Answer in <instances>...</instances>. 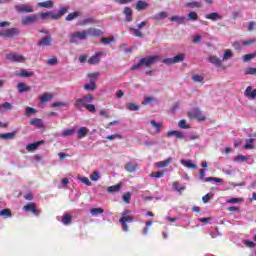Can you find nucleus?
Segmentation results:
<instances>
[{
	"label": "nucleus",
	"mask_w": 256,
	"mask_h": 256,
	"mask_svg": "<svg viewBox=\"0 0 256 256\" xmlns=\"http://www.w3.org/2000/svg\"><path fill=\"white\" fill-rule=\"evenodd\" d=\"M160 57L157 55L148 56L145 58H141L138 63L132 65L131 71H137V69H141V67H151L153 63H157Z\"/></svg>",
	"instance_id": "1"
},
{
	"label": "nucleus",
	"mask_w": 256,
	"mask_h": 256,
	"mask_svg": "<svg viewBox=\"0 0 256 256\" xmlns=\"http://www.w3.org/2000/svg\"><path fill=\"white\" fill-rule=\"evenodd\" d=\"M95 101V96L93 94H87L82 98L76 99L74 103V107L78 109V111H83L89 103H93Z\"/></svg>",
	"instance_id": "2"
},
{
	"label": "nucleus",
	"mask_w": 256,
	"mask_h": 256,
	"mask_svg": "<svg viewBox=\"0 0 256 256\" xmlns=\"http://www.w3.org/2000/svg\"><path fill=\"white\" fill-rule=\"evenodd\" d=\"M130 214L131 210H124L122 212V217L119 219V223L122 224V230L125 232L129 231V226H127V223H133V221H135V216Z\"/></svg>",
	"instance_id": "3"
},
{
	"label": "nucleus",
	"mask_w": 256,
	"mask_h": 256,
	"mask_svg": "<svg viewBox=\"0 0 256 256\" xmlns=\"http://www.w3.org/2000/svg\"><path fill=\"white\" fill-rule=\"evenodd\" d=\"M86 39H89V37L87 35V30L75 31V32L70 34L69 42L71 44H75L78 41H86Z\"/></svg>",
	"instance_id": "4"
},
{
	"label": "nucleus",
	"mask_w": 256,
	"mask_h": 256,
	"mask_svg": "<svg viewBox=\"0 0 256 256\" xmlns=\"http://www.w3.org/2000/svg\"><path fill=\"white\" fill-rule=\"evenodd\" d=\"M19 28H8L6 30L0 31V37H4L5 39H11L17 35H19Z\"/></svg>",
	"instance_id": "5"
},
{
	"label": "nucleus",
	"mask_w": 256,
	"mask_h": 256,
	"mask_svg": "<svg viewBox=\"0 0 256 256\" xmlns=\"http://www.w3.org/2000/svg\"><path fill=\"white\" fill-rule=\"evenodd\" d=\"M22 210L26 213H32V215H36L37 217L41 215V210L37 209V204L34 202H29L27 205H24Z\"/></svg>",
	"instance_id": "6"
},
{
	"label": "nucleus",
	"mask_w": 256,
	"mask_h": 256,
	"mask_svg": "<svg viewBox=\"0 0 256 256\" xmlns=\"http://www.w3.org/2000/svg\"><path fill=\"white\" fill-rule=\"evenodd\" d=\"M189 119H197V121H205L207 118L199 108H194L193 110L188 112Z\"/></svg>",
	"instance_id": "7"
},
{
	"label": "nucleus",
	"mask_w": 256,
	"mask_h": 256,
	"mask_svg": "<svg viewBox=\"0 0 256 256\" xmlns=\"http://www.w3.org/2000/svg\"><path fill=\"white\" fill-rule=\"evenodd\" d=\"M147 25V21H142L140 24H138V28L130 27L129 31L130 33H133L134 37H139L140 39L145 37L143 32H141V29Z\"/></svg>",
	"instance_id": "8"
},
{
	"label": "nucleus",
	"mask_w": 256,
	"mask_h": 256,
	"mask_svg": "<svg viewBox=\"0 0 256 256\" xmlns=\"http://www.w3.org/2000/svg\"><path fill=\"white\" fill-rule=\"evenodd\" d=\"M38 21L39 18H37V15L35 14L24 16L21 19V23L24 27H29V25H33V23H37Z\"/></svg>",
	"instance_id": "9"
},
{
	"label": "nucleus",
	"mask_w": 256,
	"mask_h": 256,
	"mask_svg": "<svg viewBox=\"0 0 256 256\" xmlns=\"http://www.w3.org/2000/svg\"><path fill=\"white\" fill-rule=\"evenodd\" d=\"M6 59H8V61H12V63H25L26 61L23 55L18 54H7Z\"/></svg>",
	"instance_id": "10"
},
{
	"label": "nucleus",
	"mask_w": 256,
	"mask_h": 256,
	"mask_svg": "<svg viewBox=\"0 0 256 256\" xmlns=\"http://www.w3.org/2000/svg\"><path fill=\"white\" fill-rule=\"evenodd\" d=\"M17 13H33V7L28 4H21L14 6Z\"/></svg>",
	"instance_id": "11"
},
{
	"label": "nucleus",
	"mask_w": 256,
	"mask_h": 256,
	"mask_svg": "<svg viewBox=\"0 0 256 256\" xmlns=\"http://www.w3.org/2000/svg\"><path fill=\"white\" fill-rule=\"evenodd\" d=\"M52 44H53V37L51 36V34H48V36L38 41L39 47H51Z\"/></svg>",
	"instance_id": "12"
},
{
	"label": "nucleus",
	"mask_w": 256,
	"mask_h": 256,
	"mask_svg": "<svg viewBox=\"0 0 256 256\" xmlns=\"http://www.w3.org/2000/svg\"><path fill=\"white\" fill-rule=\"evenodd\" d=\"M88 37H101L103 30L97 28H90L86 30Z\"/></svg>",
	"instance_id": "13"
},
{
	"label": "nucleus",
	"mask_w": 256,
	"mask_h": 256,
	"mask_svg": "<svg viewBox=\"0 0 256 256\" xmlns=\"http://www.w3.org/2000/svg\"><path fill=\"white\" fill-rule=\"evenodd\" d=\"M123 13L125 15V21L131 23V21H133V10L129 7H125Z\"/></svg>",
	"instance_id": "14"
},
{
	"label": "nucleus",
	"mask_w": 256,
	"mask_h": 256,
	"mask_svg": "<svg viewBox=\"0 0 256 256\" xmlns=\"http://www.w3.org/2000/svg\"><path fill=\"white\" fill-rule=\"evenodd\" d=\"M55 97L53 94L44 93L39 97L41 105H45V103H49Z\"/></svg>",
	"instance_id": "15"
},
{
	"label": "nucleus",
	"mask_w": 256,
	"mask_h": 256,
	"mask_svg": "<svg viewBox=\"0 0 256 256\" xmlns=\"http://www.w3.org/2000/svg\"><path fill=\"white\" fill-rule=\"evenodd\" d=\"M37 7H40L42 9H53L54 3L53 0H47L44 2H38Z\"/></svg>",
	"instance_id": "16"
},
{
	"label": "nucleus",
	"mask_w": 256,
	"mask_h": 256,
	"mask_svg": "<svg viewBox=\"0 0 256 256\" xmlns=\"http://www.w3.org/2000/svg\"><path fill=\"white\" fill-rule=\"evenodd\" d=\"M209 63H211L212 65H215V67H221L223 65V60H221L219 57L217 56H210L208 58Z\"/></svg>",
	"instance_id": "17"
},
{
	"label": "nucleus",
	"mask_w": 256,
	"mask_h": 256,
	"mask_svg": "<svg viewBox=\"0 0 256 256\" xmlns=\"http://www.w3.org/2000/svg\"><path fill=\"white\" fill-rule=\"evenodd\" d=\"M57 17L56 14L54 12H42L40 13V19H53L54 21H57Z\"/></svg>",
	"instance_id": "18"
},
{
	"label": "nucleus",
	"mask_w": 256,
	"mask_h": 256,
	"mask_svg": "<svg viewBox=\"0 0 256 256\" xmlns=\"http://www.w3.org/2000/svg\"><path fill=\"white\" fill-rule=\"evenodd\" d=\"M185 7L188 9H201L203 7V4L199 1H192L185 4Z\"/></svg>",
	"instance_id": "19"
},
{
	"label": "nucleus",
	"mask_w": 256,
	"mask_h": 256,
	"mask_svg": "<svg viewBox=\"0 0 256 256\" xmlns=\"http://www.w3.org/2000/svg\"><path fill=\"white\" fill-rule=\"evenodd\" d=\"M89 134V128L87 127H80L77 133V138L78 139H83L85 137H87V135Z\"/></svg>",
	"instance_id": "20"
},
{
	"label": "nucleus",
	"mask_w": 256,
	"mask_h": 256,
	"mask_svg": "<svg viewBox=\"0 0 256 256\" xmlns=\"http://www.w3.org/2000/svg\"><path fill=\"white\" fill-rule=\"evenodd\" d=\"M125 170L128 173H135L137 171V163L135 162H127L125 165Z\"/></svg>",
	"instance_id": "21"
},
{
	"label": "nucleus",
	"mask_w": 256,
	"mask_h": 256,
	"mask_svg": "<svg viewBox=\"0 0 256 256\" xmlns=\"http://www.w3.org/2000/svg\"><path fill=\"white\" fill-rule=\"evenodd\" d=\"M205 19H208L209 21H220V19H222V17L220 16L219 13L212 12L210 14H206Z\"/></svg>",
	"instance_id": "22"
},
{
	"label": "nucleus",
	"mask_w": 256,
	"mask_h": 256,
	"mask_svg": "<svg viewBox=\"0 0 256 256\" xmlns=\"http://www.w3.org/2000/svg\"><path fill=\"white\" fill-rule=\"evenodd\" d=\"M17 89L19 93H27L31 91V87L27 86V84L23 82L17 84Z\"/></svg>",
	"instance_id": "23"
},
{
	"label": "nucleus",
	"mask_w": 256,
	"mask_h": 256,
	"mask_svg": "<svg viewBox=\"0 0 256 256\" xmlns=\"http://www.w3.org/2000/svg\"><path fill=\"white\" fill-rule=\"evenodd\" d=\"M43 143H45V141L41 140V141H38V142L28 144L26 146V149H27V151H35V149H38L39 145H43Z\"/></svg>",
	"instance_id": "24"
},
{
	"label": "nucleus",
	"mask_w": 256,
	"mask_h": 256,
	"mask_svg": "<svg viewBox=\"0 0 256 256\" xmlns=\"http://www.w3.org/2000/svg\"><path fill=\"white\" fill-rule=\"evenodd\" d=\"M147 7H149V3L139 0L136 2V10L137 11H145V9H147Z\"/></svg>",
	"instance_id": "25"
},
{
	"label": "nucleus",
	"mask_w": 256,
	"mask_h": 256,
	"mask_svg": "<svg viewBox=\"0 0 256 256\" xmlns=\"http://www.w3.org/2000/svg\"><path fill=\"white\" fill-rule=\"evenodd\" d=\"M99 57H101V54L96 53L95 55H93L92 57H90L88 59V64L89 65H97V63H99V61H101V59Z\"/></svg>",
	"instance_id": "26"
},
{
	"label": "nucleus",
	"mask_w": 256,
	"mask_h": 256,
	"mask_svg": "<svg viewBox=\"0 0 256 256\" xmlns=\"http://www.w3.org/2000/svg\"><path fill=\"white\" fill-rule=\"evenodd\" d=\"M173 162V158H168L164 161H160L156 163V167H158V169H163V167H169V164Z\"/></svg>",
	"instance_id": "27"
},
{
	"label": "nucleus",
	"mask_w": 256,
	"mask_h": 256,
	"mask_svg": "<svg viewBox=\"0 0 256 256\" xmlns=\"http://www.w3.org/2000/svg\"><path fill=\"white\" fill-rule=\"evenodd\" d=\"M170 21L176 22V23H178V25H183V24H185L186 18H185V16L175 15L170 18Z\"/></svg>",
	"instance_id": "28"
},
{
	"label": "nucleus",
	"mask_w": 256,
	"mask_h": 256,
	"mask_svg": "<svg viewBox=\"0 0 256 256\" xmlns=\"http://www.w3.org/2000/svg\"><path fill=\"white\" fill-rule=\"evenodd\" d=\"M0 217H3L4 219H11L13 217V214L11 213V209L5 208L0 211Z\"/></svg>",
	"instance_id": "29"
},
{
	"label": "nucleus",
	"mask_w": 256,
	"mask_h": 256,
	"mask_svg": "<svg viewBox=\"0 0 256 256\" xmlns=\"http://www.w3.org/2000/svg\"><path fill=\"white\" fill-rule=\"evenodd\" d=\"M165 175H167V170L150 173V177L155 178V179H161L162 177H165Z\"/></svg>",
	"instance_id": "30"
},
{
	"label": "nucleus",
	"mask_w": 256,
	"mask_h": 256,
	"mask_svg": "<svg viewBox=\"0 0 256 256\" xmlns=\"http://www.w3.org/2000/svg\"><path fill=\"white\" fill-rule=\"evenodd\" d=\"M77 17H81V12L75 11L70 14H68L65 18L66 21H73L74 19H77Z\"/></svg>",
	"instance_id": "31"
},
{
	"label": "nucleus",
	"mask_w": 256,
	"mask_h": 256,
	"mask_svg": "<svg viewBox=\"0 0 256 256\" xmlns=\"http://www.w3.org/2000/svg\"><path fill=\"white\" fill-rule=\"evenodd\" d=\"M30 125H33L34 127H38L39 129H41V127H43V121L39 118H33L30 121Z\"/></svg>",
	"instance_id": "32"
},
{
	"label": "nucleus",
	"mask_w": 256,
	"mask_h": 256,
	"mask_svg": "<svg viewBox=\"0 0 256 256\" xmlns=\"http://www.w3.org/2000/svg\"><path fill=\"white\" fill-rule=\"evenodd\" d=\"M168 14L165 11L159 12L158 14H156L153 19L154 21H161V19H167Z\"/></svg>",
	"instance_id": "33"
},
{
	"label": "nucleus",
	"mask_w": 256,
	"mask_h": 256,
	"mask_svg": "<svg viewBox=\"0 0 256 256\" xmlns=\"http://www.w3.org/2000/svg\"><path fill=\"white\" fill-rule=\"evenodd\" d=\"M62 223L63 225H71V223H73V218L71 217V215L65 214L62 217Z\"/></svg>",
	"instance_id": "34"
},
{
	"label": "nucleus",
	"mask_w": 256,
	"mask_h": 256,
	"mask_svg": "<svg viewBox=\"0 0 256 256\" xmlns=\"http://www.w3.org/2000/svg\"><path fill=\"white\" fill-rule=\"evenodd\" d=\"M108 193H117L121 191V184H116L107 188Z\"/></svg>",
	"instance_id": "35"
},
{
	"label": "nucleus",
	"mask_w": 256,
	"mask_h": 256,
	"mask_svg": "<svg viewBox=\"0 0 256 256\" xmlns=\"http://www.w3.org/2000/svg\"><path fill=\"white\" fill-rule=\"evenodd\" d=\"M181 163L184 167H188V169H197V166L191 160H182Z\"/></svg>",
	"instance_id": "36"
},
{
	"label": "nucleus",
	"mask_w": 256,
	"mask_h": 256,
	"mask_svg": "<svg viewBox=\"0 0 256 256\" xmlns=\"http://www.w3.org/2000/svg\"><path fill=\"white\" fill-rule=\"evenodd\" d=\"M15 134L16 132H9V133H4V134H0V139H15Z\"/></svg>",
	"instance_id": "37"
},
{
	"label": "nucleus",
	"mask_w": 256,
	"mask_h": 256,
	"mask_svg": "<svg viewBox=\"0 0 256 256\" xmlns=\"http://www.w3.org/2000/svg\"><path fill=\"white\" fill-rule=\"evenodd\" d=\"M254 141L253 138L247 139L244 144V149H255V145H253Z\"/></svg>",
	"instance_id": "38"
},
{
	"label": "nucleus",
	"mask_w": 256,
	"mask_h": 256,
	"mask_svg": "<svg viewBox=\"0 0 256 256\" xmlns=\"http://www.w3.org/2000/svg\"><path fill=\"white\" fill-rule=\"evenodd\" d=\"M150 124L152 125V127H155L156 131H161V129H163V123L161 122H156L155 120H150Z\"/></svg>",
	"instance_id": "39"
},
{
	"label": "nucleus",
	"mask_w": 256,
	"mask_h": 256,
	"mask_svg": "<svg viewBox=\"0 0 256 256\" xmlns=\"http://www.w3.org/2000/svg\"><path fill=\"white\" fill-rule=\"evenodd\" d=\"M182 61H185V54L181 53L173 57V62L175 63H182Z\"/></svg>",
	"instance_id": "40"
},
{
	"label": "nucleus",
	"mask_w": 256,
	"mask_h": 256,
	"mask_svg": "<svg viewBox=\"0 0 256 256\" xmlns=\"http://www.w3.org/2000/svg\"><path fill=\"white\" fill-rule=\"evenodd\" d=\"M67 11H69V7H67V6L62 7L59 10V12L56 13L57 20L61 19V17H63V15H65V13H67Z\"/></svg>",
	"instance_id": "41"
},
{
	"label": "nucleus",
	"mask_w": 256,
	"mask_h": 256,
	"mask_svg": "<svg viewBox=\"0 0 256 256\" xmlns=\"http://www.w3.org/2000/svg\"><path fill=\"white\" fill-rule=\"evenodd\" d=\"M256 57V51L254 53L251 54H245L242 59L244 61V63H248V61H251V59H255Z\"/></svg>",
	"instance_id": "42"
},
{
	"label": "nucleus",
	"mask_w": 256,
	"mask_h": 256,
	"mask_svg": "<svg viewBox=\"0 0 256 256\" xmlns=\"http://www.w3.org/2000/svg\"><path fill=\"white\" fill-rule=\"evenodd\" d=\"M87 77L90 79V81L97 83V79H99V72L89 73Z\"/></svg>",
	"instance_id": "43"
},
{
	"label": "nucleus",
	"mask_w": 256,
	"mask_h": 256,
	"mask_svg": "<svg viewBox=\"0 0 256 256\" xmlns=\"http://www.w3.org/2000/svg\"><path fill=\"white\" fill-rule=\"evenodd\" d=\"M126 109H128V111H139V105L135 103H127Z\"/></svg>",
	"instance_id": "44"
},
{
	"label": "nucleus",
	"mask_w": 256,
	"mask_h": 256,
	"mask_svg": "<svg viewBox=\"0 0 256 256\" xmlns=\"http://www.w3.org/2000/svg\"><path fill=\"white\" fill-rule=\"evenodd\" d=\"M96 87L97 86L94 81H90V84L84 85L85 91H95Z\"/></svg>",
	"instance_id": "45"
},
{
	"label": "nucleus",
	"mask_w": 256,
	"mask_h": 256,
	"mask_svg": "<svg viewBox=\"0 0 256 256\" xmlns=\"http://www.w3.org/2000/svg\"><path fill=\"white\" fill-rule=\"evenodd\" d=\"M172 187H173V189H175V191H178V193H181L182 191H185V189H186L185 186H179V182H173Z\"/></svg>",
	"instance_id": "46"
},
{
	"label": "nucleus",
	"mask_w": 256,
	"mask_h": 256,
	"mask_svg": "<svg viewBox=\"0 0 256 256\" xmlns=\"http://www.w3.org/2000/svg\"><path fill=\"white\" fill-rule=\"evenodd\" d=\"M2 111H11V109H13V105L9 102H5L3 104L0 105Z\"/></svg>",
	"instance_id": "47"
},
{
	"label": "nucleus",
	"mask_w": 256,
	"mask_h": 256,
	"mask_svg": "<svg viewBox=\"0 0 256 256\" xmlns=\"http://www.w3.org/2000/svg\"><path fill=\"white\" fill-rule=\"evenodd\" d=\"M199 19V15H197V12L191 11L188 13V20L189 21H197Z\"/></svg>",
	"instance_id": "48"
},
{
	"label": "nucleus",
	"mask_w": 256,
	"mask_h": 256,
	"mask_svg": "<svg viewBox=\"0 0 256 256\" xmlns=\"http://www.w3.org/2000/svg\"><path fill=\"white\" fill-rule=\"evenodd\" d=\"M19 77H33V75H35V72H28L25 70H22L20 73L17 74Z\"/></svg>",
	"instance_id": "49"
},
{
	"label": "nucleus",
	"mask_w": 256,
	"mask_h": 256,
	"mask_svg": "<svg viewBox=\"0 0 256 256\" xmlns=\"http://www.w3.org/2000/svg\"><path fill=\"white\" fill-rule=\"evenodd\" d=\"M178 126L180 127V129H191V125L187 124L185 119L180 120L178 122Z\"/></svg>",
	"instance_id": "50"
},
{
	"label": "nucleus",
	"mask_w": 256,
	"mask_h": 256,
	"mask_svg": "<svg viewBox=\"0 0 256 256\" xmlns=\"http://www.w3.org/2000/svg\"><path fill=\"white\" fill-rule=\"evenodd\" d=\"M105 210H103V208H92L90 210V213L95 216V215H102V213H104Z\"/></svg>",
	"instance_id": "51"
},
{
	"label": "nucleus",
	"mask_w": 256,
	"mask_h": 256,
	"mask_svg": "<svg viewBox=\"0 0 256 256\" xmlns=\"http://www.w3.org/2000/svg\"><path fill=\"white\" fill-rule=\"evenodd\" d=\"M75 133V128H70L62 132L63 137H69Z\"/></svg>",
	"instance_id": "52"
},
{
	"label": "nucleus",
	"mask_w": 256,
	"mask_h": 256,
	"mask_svg": "<svg viewBox=\"0 0 256 256\" xmlns=\"http://www.w3.org/2000/svg\"><path fill=\"white\" fill-rule=\"evenodd\" d=\"M233 57V52L231 50H226L223 55V61H227Z\"/></svg>",
	"instance_id": "53"
},
{
	"label": "nucleus",
	"mask_w": 256,
	"mask_h": 256,
	"mask_svg": "<svg viewBox=\"0 0 256 256\" xmlns=\"http://www.w3.org/2000/svg\"><path fill=\"white\" fill-rule=\"evenodd\" d=\"M100 177H101V176L99 175V171H94V172L90 175L91 181H99Z\"/></svg>",
	"instance_id": "54"
},
{
	"label": "nucleus",
	"mask_w": 256,
	"mask_h": 256,
	"mask_svg": "<svg viewBox=\"0 0 256 256\" xmlns=\"http://www.w3.org/2000/svg\"><path fill=\"white\" fill-rule=\"evenodd\" d=\"M52 107H69V104L67 102H54Z\"/></svg>",
	"instance_id": "55"
},
{
	"label": "nucleus",
	"mask_w": 256,
	"mask_h": 256,
	"mask_svg": "<svg viewBox=\"0 0 256 256\" xmlns=\"http://www.w3.org/2000/svg\"><path fill=\"white\" fill-rule=\"evenodd\" d=\"M203 76L199 74H195L192 76V80H194L196 83H203Z\"/></svg>",
	"instance_id": "56"
},
{
	"label": "nucleus",
	"mask_w": 256,
	"mask_h": 256,
	"mask_svg": "<svg viewBox=\"0 0 256 256\" xmlns=\"http://www.w3.org/2000/svg\"><path fill=\"white\" fill-rule=\"evenodd\" d=\"M106 139H108L109 141H113V139H123V136L120 134H113V135L107 136Z\"/></svg>",
	"instance_id": "57"
},
{
	"label": "nucleus",
	"mask_w": 256,
	"mask_h": 256,
	"mask_svg": "<svg viewBox=\"0 0 256 256\" xmlns=\"http://www.w3.org/2000/svg\"><path fill=\"white\" fill-rule=\"evenodd\" d=\"M242 202H243V198H231L227 200V203H231V204L242 203Z\"/></svg>",
	"instance_id": "58"
},
{
	"label": "nucleus",
	"mask_w": 256,
	"mask_h": 256,
	"mask_svg": "<svg viewBox=\"0 0 256 256\" xmlns=\"http://www.w3.org/2000/svg\"><path fill=\"white\" fill-rule=\"evenodd\" d=\"M122 199L124 203H129V201H131V193L128 192L123 194Z\"/></svg>",
	"instance_id": "59"
},
{
	"label": "nucleus",
	"mask_w": 256,
	"mask_h": 256,
	"mask_svg": "<svg viewBox=\"0 0 256 256\" xmlns=\"http://www.w3.org/2000/svg\"><path fill=\"white\" fill-rule=\"evenodd\" d=\"M85 109L87 111H90V113H95L97 111V109L95 108V105L90 103L85 107Z\"/></svg>",
	"instance_id": "60"
},
{
	"label": "nucleus",
	"mask_w": 256,
	"mask_h": 256,
	"mask_svg": "<svg viewBox=\"0 0 256 256\" xmlns=\"http://www.w3.org/2000/svg\"><path fill=\"white\" fill-rule=\"evenodd\" d=\"M255 73H256V68L249 67V68H246L245 70V75H255Z\"/></svg>",
	"instance_id": "61"
},
{
	"label": "nucleus",
	"mask_w": 256,
	"mask_h": 256,
	"mask_svg": "<svg viewBox=\"0 0 256 256\" xmlns=\"http://www.w3.org/2000/svg\"><path fill=\"white\" fill-rule=\"evenodd\" d=\"M255 39H250V40H245L242 42V45H244V47H249L251 45H253V43H255Z\"/></svg>",
	"instance_id": "62"
},
{
	"label": "nucleus",
	"mask_w": 256,
	"mask_h": 256,
	"mask_svg": "<svg viewBox=\"0 0 256 256\" xmlns=\"http://www.w3.org/2000/svg\"><path fill=\"white\" fill-rule=\"evenodd\" d=\"M213 199V194H206L205 196L202 197L203 203H209V200Z\"/></svg>",
	"instance_id": "63"
},
{
	"label": "nucleus",
	"mask_w": 256,
	"mask_h": 256,
	"mask_svg": "<svg viewBox=\"0 0 256 256\" xmlns=\"http://www.w3.org/2000/svg\"><path fill=\"white\" fill-rule=\"evenodd\" d=\"M235 161H237L238 163H243V162L247 161V158H246V156H244V155H238V156L235 158Z\"/></svg>",
	"instance_id": "64"
}]
</instances>
